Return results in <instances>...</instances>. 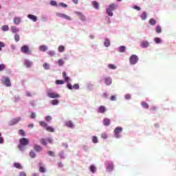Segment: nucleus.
<instances>
[{"instance_id": "obj_23", "label": "nucleus", "mask_w": 176, "mask_h": 176, "mask_svg": "<svg viewBox=\"0 0 176 176\" xmlns=\"http://www.w3.org/2000/svg\"><path fill=\"white\" fill-rule=\"evenodd\" d=\"M25 67H27V68H30V67L32 66V62L30 61V60H25L24 63Z\"/></svg>"}, {"instance_id": "obj_17", "label": "nucleus", "mask_w": 176, "mask_h": 176, "mask_svg": "<svg viewBox=\"0 0 176 176\" xmlns=\"http://www.w3.org/2000/svg\"><path fill=\"white\" fill-rule=\"evenodd\" d=\"M104 82L107 85H112V78L110 77H107L104 78Z\"/></svg>"}, {"instance_id": "obj_39", "label": "nucleus", "mask_w": 176, "mask_h": 176, "mask_svg": "<svg viewBox=\"0 0 176 176\" xmlns=\"http://www.w3.org/2000/svg\"><path fill=\"white\" fill-rule=\"evenodd\" d=\"M14 41L16 42H19V41H20V35H19L18 34H16L14 35Z\"/></svg>"}, {"instance_id": "obj_6", "label": "nucleus", "mask_w": 176, "mask_h": 176, "mask_svg": "<svg viewBox=\"0 0 176 176\" xmlns=\"http://www.w3.org/2000/svg\"><path fill=\"white\" fill-rule=\"evenodd\" d=\"M21 51L25 54H32L31 50H30V47H28V45H23L21 48Z\"/></svg>"}, {"instance_id": "obj_30", "label": "nucleus", "mask_w": 176, "mask_h": 176, "mask_svg": "<svg viewBox=\"0 0 176 176\" xmlns=\"http://www.w3.org/2000/svg\"><path fill=\"white\" fill-rule=\"evenodd\" d=\"M142 107H143V108H144L145 109H148L149 108V104H148V103L145 102H142L141 103Z\"/></svg>"}, {"instance_id": "obj_32", "label": "nucleus", "mask_w": 176, "mask_h": 176, "mask_svg": "<svg viewBox=\"0 0 176 176\" xmlns=\"http://www.w3.org/2000/svg\"><path fill=\"white\" fill-rule=\"evenodd\" d=\"M58 50L59 53H63V52H64V50H65V47H64V45H60L58 48Z\"/></svg>"}, {"instance_id": "obj_61", "label": "nucleus", "mask_w": 176, "mask_h": 176, "mask_svg": "<svg viewBox=\"0 0 176 176\" xmlns=\"http://www.w3.org/2000/svg\"><path fill=\"white\" fill-rule=\"evenodd\" d=\"M133 9H135V10H141V8L138 6H134Z\"/></svg>"}, {"instance_id": "obj_3", "label": "nucleus", "mask_w": 176, "mask_h": 176, "mask_svg": "<svg viewBox=\"0 0 176 176\" xmlns=\"http://www.w3.org/2000/svg\"><path fill=\"white\" fill-rule=\"evenodd\" d=\"M138 56L135 54H133L129 58V63L131 64V65H135V64L138 63Z\"/></svg>"}, {"instance_id": "obj_29", "label": "nucleus", "mask_w": 176, "mask_h": 176, "mask_svg": "<svg viewBox=\"0 0 176 176\" xmlns=\"http://www.w3.org/2000/svg\"><path fill=\"white\" fill-rule=\"evenodd\" d=\"M107 168V170H109V171H112L113 170V163L109 164Z\"/></svg>"}, {"instance_id": "obj_15", "label": "nucleus", "mask_w": 176, "mask_h": 176, "mask_svg": "<svg viewBox=\"0 0 176 176\" xmlns=\"http://www.w3.org/2000/svg\"><path fill=\"white\" fill-rule=\"evenodd\" d=\"M14 23L16 25H19V24H20L21 23V18L19 17V16H15L14 18Z\"/></svg>"}, {"instance_id": "obj_28", "label": "nucleus", "mask_w": 176, "mask_h": 176, "mask_svg": "<svg viewBox=\"0 0 176 176\" xmlns=\"http://www.w3.org/2000/svg\"><path fill=\"white\" fill-rule=\"evenodd\" d=\"M45 129L47 130V131H49L50 133H54V128L52 127V126H47L45 128Z\"/></svg>"}, {"instance_id": "obj_8", "label": "nucleus", "mask_w": 176, "mask_h": 176, "mask_svg": "<svg viewBox=\"0 0 176 176\" xmlns=\"http://www.w3.org/2000/svg\"><path fill=\"white\" fill-rule=\"evenodd\" d=\"M56 15L58 17H60L62 19H65V20H69V21L72 20V19H71L70 16H69L68 15H66L65 14H61L60 12H56Z\"/></svg>"}, {"instance_id": "obj_48", "label": "nucleus", "mask_w": 176, "mask_h": 176, "mask_svg": "<svg viewBox=\"0 0 176 176\" xmlns=\"http://www.w3.org/2000/svg\"><path fill=\"white\" fill-rule=\"evenodd\" d=\"M5 68H6V65H5V64L0 65V72L3 71V69H5Z\"/></svg>"}, {"instance_id": "obj_40", "label": "nucleus", "mask_w": 176, "mask_h": 176, "mask_svg": "<svg viewBox=\"0 0 176 176\" xmlns=\"http://www.w3.org/2000/svg\"><path fill=\"white\" fill-rule=\"evenodd\" d=\"M155 31L157 32V34H160V32H162V28L160 26H157Z\"/></svg>"}, {"instance_id": "obj_50", "label": "nucleus", "mask_w": 176, "mask_h": 176, "mask_svg": "<svg viewBox=\"0 0 176 176\" xmlns=\"http://www.w3.org/2000/svg\"><path fill=\"white\" fill-rule=\"evenodd\" d=\"M50 3L52 6H57V2L56 1H51Z\"/></svg>"}, {"instance_id": "obj_18", "label": "nucleus", "mask_w": 176, "mask_h": 176, "mask_svg": "<svg viewBox=\"0 0 176 176\" xmlns=\"http://www.w3.org/2000/svg\"><path fill=\"white\" fill-rule=\"evenodd\" d=\"M103 124L104 126H109V124H111V120H109V118H104L103 120Z\"/></svg>"}, {"instance_id": "obj_46", "label": "nucleus", "mask_w": 176, "mask_h": 176, "mask_svg": "<svg viewBox=\"0 0 176 176\" xmlns=\"http://www.w3.org/2000/svg\"><path fill=\"white\" fill-rule=\"evenodd\" d=\"M108 67H109L110 69H116V67L115 66V65L109 64V65H108Z\"/></svg>"}, {"instance_id": "obj_10", "label": "nucleus", "mask_w": 176, "mask_h": 176, "mask_svg": "<svg viewBox=\"0 0 176 176\" xmlns=\"http://www.w3.org/2000/svg\"><path fill=\"white\" fill-rule=\"evenodd\" d=\"M3 83L6 86H7V87L12 86V84L10 83V79H9V78H8V77L5 78Z\"/></svg>"}, {"instance_id": "obj_44", "label": "nucleus", "mask_w": 176, "mask_h": 176, "mask_svg": "<svg viewBox=\"0 0 176 176\" xmlns=\"http://www.w3.org/2000/svg\"><path fill=\"white\" fill-rule=\"evenodd\" d=\"M58 102H59L57 100H53L51 101V104L52 105H58Z\"/></svg>"}, {"instance_id": "obj_53", "label": "nucleus", "mask_w": 176, "mask_h": 176, "mask_svg": "<svg viewBox=\"0 0 176 176\" xmlns=\"http://www.w3.org/2000/svg\"><path fill=\"white\" fill-rule=\"evenodd\" d=\"M111 101H116V95H113L110 97Z\"/></svg>"}, {"instance_id": "obj_7", "label": "nucleus", "mask_w": 176, "mask_h": 176, "mask_svg": "<svg viewBox=\"0 0 176 176\" xmlns=\"http://www.w3.org/2000/svg\"><path fill=\"white\" fill-rule=\"evenodd\" d=\"M67 87L69 90H72V89H74V90H79V84H74V86H72L71 83L68 82Z\"/></svg>"}, {"instance_id": "obj_22", "label": "nucleus", "mask_w": 176, "mask_h": 176, "mask_svg": "<svg viewBox=\"0 0 176 176\" xmlns=\"http://www.w3.org/2000/svg\"><path fill=\"white\" fill-rule=\"evenodd\" d=\"M11 31L14 34H17V32H19V30L16 26H11Z\"/></svg>"}, {"instance_id": "obj_31", "label": "nucleus", "mask_w": 176, "mask_h": 176, "mask_svg": "<svg viewBox=\"0 0 176 176\" xmlns=\"http://www.w3.org/2000/svg\"><path fill=\"white\" fill-rule=\"evenodd\" d=\"M104 45L106 47H109V46H111V41H109L108 39H106L104 41Z\"/></svg>"}, {"instance_id": "obj_62", "label": "nucleus", "mask_w": 176, "mask_h": 176, "mask_svg": "<svg viewBox=\"0 0 176 176\" xmlns=\"http://www.w3.org/2000/svg\"><path fill=\"white\" fill-rule=\"evenodd\" d=\"M20 176H27V174H25V173H24V172H21Z\"/></svg>"}, {"instance_id": "obj_41", "label": "nucleus", "mask_w": 176, "mask_h": 176, "mask_svg": "<svg viewBox=\"0 0 176 176\" xmlns=\"http://www.w3.org/2000/svg\"><path fill=\"white\" fill-rule=\"evenodd\" d=\"M39 171H40V173H46V169L43 166H40Z\"/></svg>"}, {"instance_id": "obj_59", "label": "nucleus", "mask_w": 176, "mask_h": 176, "mask_svg": "<svg viewBox=\"0 0 176 176\" xmlns=\"http://www.w3.org/2000/svg\"><path fill=\"white\" fill-rule=\"evenodd\" d=\"M30 118H32V119H35V118H36V115L35 114V113H32Z\"/></svg>"}, {"instance_id": "obj_33", "label": "nucleus", "mask_w": 176, "mask_h": 176, "mask_svg": "<svg viewBox=\"0 0 176 176\" xmlns=\"http://www.w3.org/2000/svg\"><path fill=\"white\" fill-rule=\"evenodd\" d=\"M39 124H40V126H41V127H45V129L47 126V123H46L44 121H40Z\"/></svg>"}, {"instance_id": "obj_60", "label": "nucleus", "mask_w": 176, "mask_h": 176, "mask_svg": "<svg viewBox=\"0 0 176 176\" xmlns=\"http://www.w3.org/2000/svg\"><path fill=\"white\" fill-rule=\"evenodd\" d=\"M48 54L50 55V56H51L52 57H53V56H54V52H53V51H50V52H48Z\"/></svg>"}, {"instance_id": "obj_56", "label": "nucleus", "mask_w": 176, "mask_h": 176, "mask_svg": "<svg viewBox=\"0 0 176 176\" xmlns=\"http://www.w3.org/2000/svg\"><path fill=\"white\" fill-rule=\"evenodd\" d=\"M80 20H82V21H86V17H85V15L82 14L80 16Z\"/></svg>"}, {"instance_id": "obj_14", "label": "nucleus", "mask_w": 176, "mask_h": 176, "mask_svg": "<svg viewBox=\"0 0 176 176\" xmlns=\"http://www.w3.org/2000/svg\"><path fill=\"white\" fill-rule=\"evenodd\" d=\"M33 148H34V151H36V152H41V151H42V146H39V145H38V144H34V146H33Z\"/></svg>"}, {"instance_id": "obj_55", "label": "nucleus", "mask_w": 176, "mask_h": 176, "mask_svg": "<svg viewBox=\"0 0 176 176\" xmlns=\"http://www.w3.org/2000/svg\"><path fill=\"white\" fill-rule=\"evenodd\" d=\"M48 155L54 157V153H53L52 151H48Z\"/></svg>"}, {"instance_id": "obj_54", "label": "nucleus", "mask_w": 176, "mask_h": 176, "mask_svg": "<svg viewBox=\"0 0 176 176\" xmlns=\"http://www.w3.org/2000/svg\"><path fill=\"white\" fill-rule=\"evenodd\" d=\"M45 120L46 122H50V120H52V117H50V116H46Z\"/></svg>"}, {"instance_id": "obj_26", "label": "nucleus", "mask_w": 176, "mask_h": 176, "mask_svg": "<svg viewBox=\"0 0 176 176\" xmlns=\"http://www.w3.org/2000/svg\"><path fill=\"white\" fill-rule=\"evenodd\" d=\"M148 23L151 25H156V20L153 18H151L149 21Z\"/></svg>"}, {"instance_id": "obj_24", "label": "nucleus", "mask_w": 176, "mask_h": 176, "mask_svg": "<svg viewBox=\"0 0 176 176\" xmlns=\"http://www.w3.org/2000/svg\"><path fill=\"white\" fill-rule=\"evenodd\" d=\"M63 78L65 79V82L69 81V77L67 76V73L65 72H63Z\"/></svg>"}, {"instance_id": "obj_42", "label": "nucleus", "mask_w": 176, "mask_h": 176, "mask_svg": "<svg viewBox=\"0 0 176 176\" xmlns=\"http://www.w3.org/2000/svg\"><path fill=\"white\" fill-rule=\"evenodd\" d=\"M58 6H60L61 8H68V6L65 4V3H59Z\"/></svg>"}, {"instance_id": "obj_1", "label": "nucleus", "mask_w": 176, "mask_h": 176, "mask_svg": "<svg viewBox=\"0 0 176 176\" xmlns=\"http://www.w3.org/2000/svg\"><path fill=\"white\" fill-rule=\"evenodd\" d=\"M28 145H30V139L22 138L19 140L18 148L19 151H23V149H24V146H27Z\"/></svg>"}, {"instance_id": "obj_51", "label": "nucleus", "mask_w": 176, "mask_h": 176, "mask_svg": "<svg viewBox=\"0 0 176 176\" xmlns=\"http://www.w3.org/2000/svg\"><path fill=\"white\" fill-rule=\"evenodd\" d=\"M90 171H91V173H96V166H90Z\"/></svg>"}, {"instance_id": "obj_49", "label": "nucleus", "mask_w": 176, "mask_h": 176, "mask_svg": "<svg viewBox=\"0 0 176 176\" xmlns=\"http://www.w3.org/2000/svg\"><path fill=\"white\" fill-rule=\"evenodd\" d=\"M101 137L103 138V140H107L108 138V135L106 133H102Z\"/></svg>"}, {"instance_id": "obj_27", "label": "nucleus", "mask_w": 176, "mask_h": 176, "mask_svg": "<svg viewBox=\"0 0 176 176\" xmlns=\"http://www.w3.org/2000/svg\"><path fill=\"white\" fill-rule=\"evenodd\" d=\"M29 155H30V157H32V158L36 157V154L35 153V151H33V150H31V151H30Z\"/></svg>"}, {"instance_id": "obj_47", "label": "nucleus", "mask_w": 176, "mask_h": 176, "mask_svg": "<svg viewBox=\"0 0 176 176\" xmlns=\"http://www.w3.org/2000/svg\"><path fill=\"white\" fill-rule=\"evenodd\" d=\"M56 85H64V81H63V80H57L56 81Z\"/></svg>"}, {"instance_id": "obj_9", "label": "nucleus", "mask_w": 176, "mask_h": 176, "mask_svg": "<svg viewBox=\"0 0 176 176\" xmlns=\"http://www.w3.org/2000/svg\"><path fill=\"white\" fill-rule=\"evenodd\" d=\"M47 96H48V97H50V98H60V95H58V94H57L56 92H48Z\"/></svg>"}, {"instance_id": "obj_13", "label": "nucleus", "mask_w": 176, "mask_h": 176, "mask_svg": "<svg viewBox=\"0 0 176 176\" xmlns=\"http://www.w3.org/2000/svg\"><path fill=\"white\" fill-rule=\"evenodd\" d=\"M20 120H21V118L20 117H17L16 118L12 119V120L11 121L12 126L17 124V123L19 122Z\"/></svg>"}, {"instance_id": "obj_2", "label": "nucleus", "mask_w": 176, "mask_h": 176, "mask_svg": "<svg viewBox=\"0 0 176 176\" xmlns=\"http://www.w3.org/2000/svg\"><path fill=\"white\" fill-rule=\"evenodd\" d=\"M117 8H118V5L115 3H111L107 8L106 13H107L108 16H110L111 17L112 16H113V12H112V11L116 10Z\"/></svg>"}, {"instance_id": "obj_12", "label": "nucleus", "mask_w": 176, "mask_h": 176, "mask_svg": "<svg viewBox=\"0 0 176 176\" xmlns=\"http://www.w3.org/2000/svg\"><path fill=\"white\" fill-rule=\"evenodd\" d=\"M98 112L99 113H105V112H107V108H105L104 106H100L98 109Z\"/></svg>"}, {"instance_id": "obj_38", "label": "nucleus", "mask_w": 176, "mask_h": 176, "mask_svg": "<svg viewBox=\"0 0 176 176\" xmlns=\"http://www.w3.org/2000/svg\"><path fill=\"white\" fill-rule=\"evenodd\" d=\"M92 142H94V144H97L98 142V138L97 136L92 137Z\"/></svg>"}, {"instance_id": "obj_36", "label": "nucleus", "mask_w": 176, "mask_h": 176, "mask_svg": "<svg viewBox=\"0 0 176 176\" xmlns=\"http://www.w3.org/2000/svg\"><path fill=\"white\" fill-rule=\"evenodd\" d=\"M119 52H120V53H124V52H126V47H124V46H120V47H119Z\"/></svg>"}, {"instance_id": "obj_35", "label": "nucleus", "mask_w": 176, "mask_h": 176, "mask_svg": "<svg viewBox=\"0 0 176 176\" xmlns=\"http://www.w3.org/2000/svg\"><path fill=\"white\" fill-rule=\"evenodd\" d=\"M146 17H147V14H146V12H144L140 16V18L142 19V20H146Z\"/></svg>"}, {"instance_id": "obj_11", "label": "nucleus", "mask_w": 176, "mask_h": 176, "mask_svg": "<svg viewBox=\"0 0 176 176\" xmlns=\"http://www.w3.org/2000/svg\"><path fill=\"white\" fill-rule=\"evenodd\" d=\"M65 126L69 127V129H74V122H72L71 120L66 121L65 122Z\"/></svg>"}, {"instance_id": "obj_57", "label": "nucleus", "mask_w": 176, "mask_h": 176, "mask_svg": "<svg viewBox=\"0 0 176 176\" xmlns=\"http://www.w3.org/2000/svg\"><path fill=\"white\" fill-rule=\"evenodd\" d=\"M2 47H5V43L0 41V51L2 50Z\"/></svg>"}, {"instance_id": "obj_16", "label": "nucleus", "mask_w": 176, "mask_h": 176, "mask_svg": "<svg viewBox=\"0 0 176 176\" xmlns=\"http://www.w3.org/2000/svg\"><path fill=\"white\" fill-rule=\"evenodd\" d=\"M28 19H30V20H32V21H38V17H36V16L35 15H32L31 14L28 15Z\"/></svg>"}, {"instance_id": "obj_37", "label": "nucleus", "mask_w": 176, "mask_h": 176, "mask_svg": "<svg viewBox=\"0 0 176 176\" xmlns=\"http://www.w3.org/2000/svg\"><path fill=\"white\" fill-rule=\"evenodd\" d=\"M1 30L4 32L9 31V26L4 25L1 27Z\"/></svg>"}, {"instance_id": "obj_52", "label": "nucleus", "mask_w": 176, "mask_h": 176, "mask_svg": "<svg viewBox=\"0 0 176 176\" xmlns=\"http://www.w3.org/2000/svg\"><path fill=\"white\" fill-rule=\"evenodd\" d=\"M43 68H44L45 69H49V68H50L49 64H47V63H44V64L43 65Z\"/></svg>"}, {"instance_id": "obj_4", "label": "nucleus", "mask_w": 176, "mask_h": 176, "mask_svg": "<svg viewBox=\"0 0 176 176\" xmlns=\"http://www.w3.org/2000/svg\"><path fill=\"white\" fill-rule=\"evenodd\" d=\"M123 131V128L120 126H118L114 129V135L116 138H120V133Z\"/></svg>"}, {"instance_id": "obj_64", "label": "nucleus", "mask_w": 176, "mask_h": 176, "mask_svg": "<svg viewBox=\"0 0 176 176\" xmlns=\"http://www.w3.org/2000/svg\"><path fill=\"white\" fill-rule=\"evenodd\" d=\"M76 14H77V16H79L80 17L82 15V12H76Z\"/></svg>"}, {"instance_id": "obj_45", "label": "nucleus", "mask_w": 176, "mask_h": 176, "mask_svg": "<svg viewBox=\"0 0 176 176\" xmlns=\"http://www.w3.org/2000/svg\"><path fill=\"white\" fill-rule=\"evenodd\" d=\"M155 43H162V39H160L159 37H157L155 38Z\"/></svg>"}, {"instance_id": "obj_20", "label": "nucleus", "mask_w": 176, "mask_h": 176, "mask_svg": "<svg viewBox=\"0 0 176 176\" xmlns=\"http://www.w3.org/2000/svg\"><path fill=\"white\" fill-rule=\"evenodd\" d=\"M92 5L95 9H100V4L96 1H92Z\"/></svg>"}, {"instance_id": "obj_5", "label": "nucleus", "mask_w": 176, "mask_h": 176, "mask_svg": "<svg viewBox=\"0 0 176 176\" xmlns=\"http://www.w3.org/2000/svg\"><path fill=\"white\" fill-rule=\"evenodd\" d=\"M47 142H49V144H53V140L50 138H47L46 139L42 138L40 140V143L42 145H45V146L47 145Z\"/></svg>"}, {"instance_id": "obj_34", "label": "nucleus", "mask_w": 176, "mask_h": 176, "mask_svg": "<svg viewBox=\"0 0 176 176\" xmlns=\"http://www.w3.org/2000/svg\"><path fill=\"white\" fill-rule=\"evenodd\" d=\"M19 135H21L22 137H25V131L23 129L19 130Z\"/></svg>"}, {"instance_id": "obj_25", "label": "nucleus", "mask_w": 176, "mask_h": 176, "mask_svg": "<svg viewBox=\"0 0 176 176\" xmlns=\"http://www.w3.org/2000/svg\"><path fill=\"white\" fill-rule=\"evenodd\" d=\"M39 50L41 52H46V50H47V46H46V45H41L39 47Z\"/></svg>"}, {"instance_id": "obj_63", "label": "nucleus", "mask_w": 176, "mask_h": 176, "mask_svg": "<svg viewBox=\"0 0 176 176\" xmlns=\"http://www.w3.org/2000/svg\"><path fill=\"white\" fill-rule=\"evenodd\" d=\"M0 144H3V138L0 137Z\"/></svg>"}, {"instance_id": "obj_43", "label": "nucleus", "mask_w": 176, "mask_h": 176, "mask_svg": "<svg viewBox=\"0 0 176 176\" xmlns=\"http://www.w3.org/2000/svg\"><path fill=\"white\" fill-rule=\"evenodd\" d=\"M58 64L60 67L64 65V60H63V59H59L58 60Z\"/></svg>"}, {"instance_id": "obj_58", "label": "nucleus", "mask_w": 176, "mask_h": 176, "mask_svg": "<svg viewBox=\"0 0 176 176\" xmlns=\"http://www.w3.org/2000/svg\"><path fill=\"white\" fill-rule=\"evenodd\" d=\"M126 100H130L131 98V96L130 94L125 95Z\"/></svg>"}, {"instance_id": "obj_19", "label": "nucleus", "mask_w": 176, "mask_h": 176, "mask_svg": "<svg viewBox=\"0 0 176 176\" xmlns=\"http://www.w3.org/2000/svg\"><path fill=\"white\" fill-rule=\"evenodd\" d=\"M141 47L145 48V47H148V46H149V43H148V41H142L140 44Z\"/></svg>"}, {"instance_id": "obj_21", "label": "nucleus", "mask_w": 176, "mask_h": 176, "mask_svg": "<svg viewBox=\"0 0 176 176\" xmlns=\"http://www.w3.org/2000/svg\"><path fill=\"white\" fill-rule=\"evenodd\" d=\"M14 167H15V168H18L19 170H21L23 168V166L19 162H15L14 164Z\"/></svg>"}]
</instances>
